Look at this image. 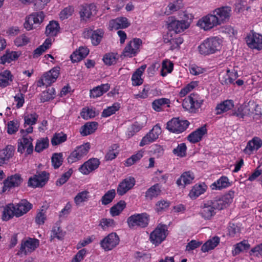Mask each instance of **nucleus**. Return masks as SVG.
Listing matches in <instances>:
<instances>
[{
    "mask_svg": "<svg viewBox=\"0 0 262 262\" xmlns=\"http://www.w3.org/2000/svg\"><path fill=\"white\" fill-rule=\"evenodd\" d=\"M260 111L258 104L254 101H249L240 105L236 111L232 113V115L244 118L245 116H251L252 115L259 116Z\"/></svg>",
    "mask_w": 262,
    "mask_h": 262,
    "instance_id": "nucleus-1",
    "label": "nucleus"
},
{
    "mask_svg": "<svg viewBox=\"0 0 262 262\" xmlns=\"http://www.w3.org/2000/svg\"><path fill=\"white\" fill-rule=\"evenodd\" d=\"M220 39L216 37L205 39L198 47L199 53L204 55L214 53L216 51L220 50Z\"/></svg>",
    "mask_w": 262,
    "mask_h": 262,
    "instance_id": "nucleus-2",
    "label": "nucleus"
},
{
    "mask_svg": "<svg viewBox=\"0 0 262 262\" xmlns=\"http://www.w3.org/2000/svg\"><path fill=\"white\" fill-rule=\"evenodd\" d=\"M204 100L198 94L191 93L183 101V107L190 113H195L201 107Z\"/></svg>",
    "mask_w": 262,
    "mask_h": 262,
    "instance_id": "nucleus-3",
    "label": "nucleus"
},
{
    "mask_svg": "<svg viewBox=\"0 0 262 262\" xmlns=\"http://www.w3.org/2000/svg\"><path fill=\"white\" fill-rule=\"evenodd\" d=\"M189 124L188 120L173 118L167 122L166 129L171 133L180 134L186 130Z\"/></svg>",
    "mask_w": 262,
    "mask_h": 262,
    "instance_id": "nucleus-4",
    "label": "nucleus"
},
{
    "mask_svg": "<svg viewBox=\"0 0 262 262\" xmlns=\"http://www.w3.org/2000/svg\"><path fill=\"white\" fill-rule=\"evenodd\" d=\"M148 222L149 216L145 213L132 215L127 219V221L130 228H134L135 227H146Z\"/></svg>",
    "mask_w": 262,
    "mask_h": 262,
    "instance_id": "nucleus-5",
    "label": "nucleus"
},
{
    "mask_svg": "<svg viewBox=\"0 0 262 262\" xmlns=\"http://www.w3.org/2000/svg\"><path fill=\"white\" fill-rule=\"evenodd\" d=\"M90 149V144L89 142L85 143L76 148L71 153L68 158V162L69 163H73L80 160L84 156H86Z\"/></svg>",
    "mask_w": 262,
    "mask_h": 262,
    "instance_id": "nucleus-6",
    "label": "nucleus"
},
{
    "mask_svg": "<svg viewBox=\"0 0 262 262\" xmlns=\"http://www.w3.org/2000/svg\"><path fill=\"white\" fill-rule=\"evenodd\" d=\"M234 191L230 190L221 198L210 201L211 204L215 209H224L232 203L234 196Z\"/></svg>",
    "mask_w": 262,
    "mask_h": 262,
    "instance_id": "nucleus-7",
    "label": "nucleus"
},
{
    "mask_svg": "<svg viewBox=\"0 0 262 262\" xmlns=\"http://www.w3.org/2000/svg\"><path fill=\"white\" fill-rule=\"evenodd\" d=\"M39 245L38 239L29 237L26 241L21 242L20 249L16 254L19 255L24 253L25 255H27L35 251Z\"/></svg>",
    "mask_w": 262,
    "mask_h": 262,
    "instance_id": "nucleus-8",
    "label": "nucleus"
},
{
    "mask_svg": "<svg viewBox=\"0 0 262 262\" xmlns=\"http://www.w3.org/2000/svg\"><path fill=\"white\" fill-rule=\"evenodd\" d=\"M167 227L165 225L158 226L150 234L151 242L156 245L161 243L166 237Z\"/></svg>",
    "mask_w": 262,
    "mask_h": 262,
    "instance_id": "nucleus-9",
    "label": "nucleus"
},
{
    "mask_svg": "<svg viewBox=\"0 0 262 262\" xmlns=\"http://www.w3.org/2000/svg\"><path fill=\"white\" fill-rule=\"evenodd\" d=\"M44 18L45 15L42 11L33 13L26 17L24 27L28 31L32 30L35 28L34 25L40 24Z\"/></svg>",
    "mask_w": 262,
    "mask_h": 262,
    "instance_id": "nucleus-10",
    "label": "nucleus"
},
{
    "mask_svg": "<svg viewBox=\"0 0 262 262\" xmlns=\"http://www.w3.org/2000/svg\"><path fill=\"white\" fill-rule=\"evenodd\" d=\"M104 31L101 29L93 30L91 28H86L84 30L83 35L85 38H91L93 46H98L102 40L104 35Z\"/></svg>",
    "mask_w": 262,
    "mask_h": 262,
    "instance_id": "nucleus-11",
    "label": "nucleus"
},
{
    "mask_svg": "<svg viewBox=\"0 0 262 262\" xmlns=\"http://www.w3.org/2000/svg\"><path fill=\"white\" fill-rule=\"evenodd\" d=\"M248 46L253 49H262V35L251 31L245 37Z\"/></svg>",
    "mask_w": 262,
    "mask_h": 262,
    "instance_id": "nucleus-12",
    "label": "nucleus"
},
{
    "mask_svg": "<svg viewBox=\"0 0 262 262\" xmlns=\"http://www.w3.org/2000/svg\"><path fill=\"white\" fill-rule=\"evenodd\" d=\"M49 173L45 171H41L33 177H31L28 180V186L33 188L42 187L49 180Z\"/></svg>",
    "mask_w": 262,
    "mask_h": 262,
    "instance_id": "nucleus-13",
    "label": "nucleus"
},
{
    "mask_svg": "<svg viewBox=\"0 0 262 262\" xmlns=\"http://www.w3.org/2000/svg\"><path fill=\"white\" fill-rule=\"evenodd\" d=\"M119 243V236L116 233H111L101 241L100 245L105 251H109L118 245Z\"/></svg>",
    "mask_w": 262,
    "mask_h": 262,
    "instance_id": "nucleus-14",
    "label": "nucleus"
},
{
    "mask_svg": "<svg viewBox=\"0 0 262 262\" xmlns=\"http://www.w3.org/2000/svg\"><path fill=\"white\" fill-rule=\"evenodd\" d=\"M142 40L140 38H134L133 41H130L126 47L124 48L122 55L132 57L136 55L139 47L142 45Z\"/></svg>",
    "mask_w": 262,
    "mask_h": 262,
    "instance_id": "nucleus-15",
    "label": "nucleus"
},
{
    "mask_svg": "<svg viewBox=\"0 0 262 262\" xmlns=\"http://www.w3.org/2000/svg\"><path fill=\"white\" fill-rule=\"evenodd\" d=\"M219 25H220L219 22L216 15L213 14V12L212 14L207 15L198 22V25L205 30H209Z\"/></svg>",
    "mask_w": 262,
    "mask_h": 262,
    "instance_id": "nucleus-16",
    "label": "nucleus"
},
{
    "mask_svg": "<svg viewBox=\"0 0 262 262\" xmlns=\"http://www.w3.org/2000/svg\"><path fill=\"white\" fill-rule=\"evenodd\" d=\"M161 133V129L159 124H156L152 129L145 136L140 143V146H143L157 139Z\"/></svg>",
    "mask_w": 262,
    "mask_h": 262,
    "instance_id": "nucleus-17",
    "label": "nucleus"
},
{
    "mask_svg": "<svg viewBox=\"0 0 262 262\" xmlns=\"http://www.w3.org/2000/svg\"><path fill=\"white\" fill-rule=\"evenodd\" d=\"M238 77L237 71L233 70L231 72L230 69H228L226 73H221L219 75V81L223 85H228L230 84H234V81Z\"/></svg>",
    "mask_w": 262,
    "mask_h": 262,
    "instance_id": "nucleus-18",
    "label": "nucleus"
},
{
    "mask_svg": "<svg viewBox=\"0 0 262 262\" xmlns=\"http://www.w3.org/2000/svg\"><path fill=\"white\" fill-rule=\"evenodd\" d=\"M136 181L134 177H129L124 179L119 184L117 191L119 195H123L131 189L135 185Z\"/></svg>",
    "mask_w": 262,
    "mask_h": 262,
    "instance_id": "nucleus-19",
    "label": "nucleus"
},
{
    "mask_svg": "<svg viewBox=\"0 0 262 262\" xmlns=\"http://www.w3.org/2000/svg\"><path fill=\"white\" fill-rule=\"evenodd\" d=\"M23 181V179L19 174L16 173L8 177L4 181L3 191H5L7 189L18 187L21 185Z\"/></svg>",
    "mask_w": 262,
    "mask_h": 262,
    "instance_id": "nucleus-20",
    "label": "nucleus"
},
{
    "mask_svg": "<svg viewBox=\"0 0 262 262\" xmlns=\"http://www.w3.org/2000/svg\"><path fill=\"white\" fill-rule=\"evenodd\" d=\"M100 164L99 160L92 158L84 162L79 168V170L84 174H88L90 172L97 169Z\"/></svg>",
    "mask_w": 262,
    "mask_h": 262,
    "instance_id": "nucleus-21",
    "label": "nucleus"
},
{
    "mask_svg": "<svg viewBox=\"0 0 262 262\" xmlns=\"http://www.w3.org/2000/svg\"><path fill=\"white\" fill-rule=\"evenodd\" d=\"M219 22L220 25L229 19L231 8L228 6L222 7L214 10L213 11Z\"/></svg>",
    "mask_w": 262,
    "mask_h": 262,
    "instance_id": "nucleus-22",
    "label": "nucleus"
},
{
    "mask_svg": "<svg viewBox=\"0 0 262 262\" xmlns=\"http://www.w3.org/2000/svg\"><path fill=\"white\" fill-rule=\"evenodd\" d=\"M190 21L185 20H173L169 23L168 28L169 30H173L176 33H178L187 29L190 25Z\"/></svg>",
    "mask_w": 262,
    "mask_h": 262,
    "instance_id": "nucleus-23",
    "label": "nucleus"
},
{
    "mask_svg": "<svg viewBox=\"0 0 262 262\" xmlns=\"http://www.w3.org/2000/svg\"><path fill=\"white\" fill-rule=\"evenodd\" d=\"M15 209V216L18 217L28 212L32 207V205L27 200H21L18 203L14 205Z\"/></svg>",
    "mask_w": 262,
    "mask_h": 262,
    "instance_id": "nucleus-24",
    "label": "nucleus"
},
{
    "mask_svg": "<svg viewBox=\"0 0 262 262\" xmlns=\"http://www.w3.org/2000/svg\"><path fill=\"white\" fill-rule=\"evenodd\" d=\"M96 6L93 4L81 6L79 11L81 20L87 21L93 15V12L96 11Z\"/></svg>",
    "mask_w": 262,
    "mask_h": 262,
    "instance_id": "nucleus-25",
    "label": "nucleus"
},
{
    "mask_svg": "<svg viewBox=\"0 0 262 262\" xmlns=\"http://www.w3.org/2000/svg\"><path fill=\"white\" fill-rule=\"evenodd\" d=\"M207 133L206 125H204L190 134L187 137V140L192 143L200 141L203 136Z\"/></svg>",
    "mask_w": 262,
    "mask_h": 262,
    "instance_id": "nucleus-26",
    "label": "nucleus"
},
{
    "mask_svg": "<svg viewBox=\"0 0 262 262\" xmlns=\"http://www.w3.org/2000/svg\"><path fill=\"white\" fill-rule=\"evenodd\" d=\"M130 25L128 19L125 17H117L116 19H112L109 22V28L110 30H118L119 29H124Z\"/></svg>",
    "mask_w": 262,
    "mask_h": 262,
    "instance_id": "nucleus-27",
    "label": "nucleus"
},
{
    "mask_svg": "<svg viewBox=\"0 0 262 262\" xmlns=\"http://www.w3.org/2000/svg\"><path fill=\"white\" fill-rule=\"evenodd\" d=\"M59 74V68L55 67L43 75L46 86L50 85L57 79Z\"/></svg>",
    "mask_w": 262,
    "mask_h": 262,
    "instance_id": "nucleus-28",
    "label": "nucleus"
},
{
    "mask_svg": "<svg viewBox=\"0 0 262 262\" xmlns=\"http://www.w3.org/2000/svg\"><path fill=\"white\" fill-rule=\"evenodd\" d=\"M14 151L15 147L11 145H7L5 149L0 151V165L12 158L14 155Z\"/></svg>",
    "mask_w": 262,
    "mask_h": 262,
    "instance_id": "nucleus-29",
    "label": "nucleus"
},
{
    "mask_svg": "<svg viewBox=\"0 0 262 262\" xmlns=\"http://www.w3.org/2000/svg\"><path fill=\"white\" fill-rule=\"evenodd\" d=\"M215 209L214 207H213V205L211 204V202L208 201L207 203L204 204L200 213L205 219L209 220L215 214Z\"/></svg>",
    "mask_w": 262,
    "mask_h": 262,
    "instance_id": "nucleus-30",
    "label": "nucleus"
},
{
    "mask_svg": "<svg viewBox=\"0 0 262 262\" xmlns=\"http://www.w3.org/2000/svg\"><path fill=\"white\" fill-rule=\"evenodd\" d=\"M98 124L97 122H89L82 126L80 128V134L82 136L92 134L97 129Z\"/></svg>",
    "mask_w": 262,
    "mask_h": 262,
    "instance_id": "nucleus-31",
    "label": "nucleus"
},
{
    "mask_svg": "<svg viewBox=\"0 0 262 262\" xmlns=\"http://www.w3.org/2000/svg\"><path fill=\"white\" fill-rule=\"evenodd\" d=\"M234 107V103L232 100H226L217 104L215 107L216 114L220 115L231 110Z\"/></svg>",
    "mask_w": 262,
    "mask_h": 262,
    "instance_id": "nucleus-32",
    "label": "nucleus"
},
{
    "mask_svg": "<svg viewBox=\"0 0 262 262\" xmlns=\"http://www.w3.org/2000/svg\"><path fill=\"white\" fill-rule=\"evenodd\" d=\"M194 179V176L190 171L184 172L180 178L177 181V184L179 186H182L184 187L186 185L190 184Z\"/></svg>",
    "mask_w": 262,
    "mask_h": 262,
    "instance_id": "nucleus-33",
    "label": "nucleus"
},
{
    "mask_svg": "<svg viewBox=\"0 0 262 262\" xmlns=\"http://www.w3.org/2000/svg\"><path fill=\"white\" fill-rule=\"evenodd\" d=\"M110 88V86L108 83L102 84L100 85L95 87L90 91V97L93 98L100 97L108 91Z\"/></svg>",
    "mask_w": 262,
    "mask_h": 262,
    "instance_id": "nucleus-34",
    "label": "nucleus"
},
{
    "mask_svg": "<svg viewBox=\"0 0 262 262\" xmlns=\"http://www.w3.org/2000/svg\"><path fill=\"white\" fill-rule=\"evenodd\" d=\"M161 187L159 184H156L150 187L145 192V198L147 200H151L157 198L161 193Z\"/></svg>",
    "mask_w": 262,
    "mask_h": 262,
    "instance_id": "nucleus-35",
    "label": "nucleus"
},
{
    "mask_svg": "<svg viewBox=\"0 0 262 262\" xmlns=\"http://www.w3.org/2000/svg\"><path fill=\"white\" fill-rule=\"evenodd\" d=\"M60 27L57 21L52 20L47 26L45 33L47 36H56L59 31Z\"/></svg>",
    "mask_w": 262,
    "mask_h": 262,
    "instance_id": "nucleus-36",
    "label": "nucleus"
},
{
    "mask_svg": "<svg viewBox=\"0 0 262 262\" xmlns=\"http://www.w3.org/2000/svg\"><path fill=\"white\" fill-rule=\"evenodd\" d=\"M230 185V183L227 177L222 176L216 182H214L211 186L212 189L221 190L226 188Z\"/></svg>",
    "mask_w": 262,
    "mask_h": 262,
    "instance_id": "nucleus-37",
    "label": "nucleus"
},
{
    "mask_svg": "<svg viewBox=\"0 0 262 262\" xmlns=\"http://www.w3.org/2000/svg\"><path fill=\"white\" fill-rule=\"evenodd\" d=\"M220 238L214 236L212 239H209L201 247V250L203 252H208L209 250L214 249L220 243Z\"/></svg>",
    "mask_w": 262,
    "mask_h": 262,
    "instance_id": "nucleus-38",
    "label": "nucleus"
},
{
    "mask_svg": "<svg viewBox=\"0 0 262 262\" xmlns=\"http://www.w3.org/2000/svg\"><path fill=\"white\" fill-rule=\"evenodd\" d=\"M51 45V39L47 38L42 45L39 46L34 51L33 57L35 58L40 56L44 52L50 48Z\"/></svg>",
    "mask_w": 262,
    "mask_h": 262,
    "instance_id": "nucleus-39",
    "label": "nucleus"
},
{
    "mask_svg": "<svg viewBox=\"0 0 262 262\" xmlns=\"http://www.w3.org/2000/svg\"><path fill=\"white\" fill-rule=\"evenodd\" d=\"M15 209L14 205L10 204L7 205L3 211L2 219L4 221H8L15 216Z\"/></svg>",
    "mask_w": 262,
    "mask_h": 262,
    "instance_id": "nucleus-40",
    "label": "nucleus"
},
{
    "mask_svg": "<svg viewBox=\"0 0 262 262\" xmlns=\"http://www.w3.org/2000/svg\"><path fill=\"white\" fill-rule=\"evenodd\" d=\"M18 56L19 55L16 52L7 51L6 53L1 57V63L2 64H5L6 62L10 63L12 61L17 59Z\"/></svg>",
    "mask_w": 262,
    "mask_h": 262,
    "instance_id": "nucleus-41",
    "label": "nucleus"
},
{
    "mask_svg": "<svg viewBox=\"0 0 262 262\" xmlns=\"http://www.w3.org/2000/svg\"><path fill=\"white\" fill-rule=\"evenodd\" d=\"M12 75L10 71L5 70L0 74V86L6 87L9 85V81H12Z\"/></svg>",
    "mask_w": 262,
    "mask_h": 262,
    "instance_id": "nucleus-42",
    "label": "nucleus"
},
{
    "mask_svg": "<svg viewBox=\"0 0 262 262\" xmlns=\"http://www.w3.org/2000/svg\"><path fill=\"white\" fill-rule=\"evenodd\" d=\"M126 206L124 201L121 200L110 209V213L113 216L118 215Z\"/></svg>",
    "mask_w": 262,
    "mask_h": 262,
    "instance_id": "nucleus-43",
    "label": "nucleus"
},
{
    "mask_svg": "<svg viewBox=\"0 0 262 262\" xmlns=\"http://www.w3.org/2000/svg\"><path fill=\"white\" fill-rule=\"evenodd\" d=\"M67 139V136L62 132L55 133L52 139L51 144L53 146H56L64 142Z\"/></svg>",
    "mask_w": 262,
    "mask_h": 262,
    "instance_id": "nucleus-44",
    "label": "nucleus"
},
{
    "mask_svg": "<svg viewBox=\"0 0 262 262\" xmlns=\"http://www.w3.org/2000/svg\"><path fill=\"white\" fill-rule=\"evenodd\" d=\"M250 244L248 242L244 240L235 245L234 250L232 251L233 255L238 254L240 252L248 250L250 248Z\"/></svg>",
    "mask_w": 262,
    "mask_h": 262,
    "instance_id": "nucleus-45",
    "label": "nucleus"
},
{
    "mask_svg": "<svg viewBox=\"0 0 262 262\" xmlns=\"http://www.w3.org/2000/svg\"><path fill=\"white\" fill-rule=\"evenodd\" d=\"M262 146V140L258 137H254L250 141L246 146V149L250 151L254 149H258Z\"/></svg>",
    "mask_w": 262,
    "mask_h": 262,
    "instance_id": "nucleus-46",
    "label": "nucleus"
},
{
    "mask_svg": "<svg viewBox=\"0 0 262 262\" xmlns=\"http://www.w3.org/2000/svg\"><path fill=\"white\" fill-rule=\"evenodd\" d=\"M49 146V140L48 138H42L37 140L35 146V151L37 152H40Z\"/></svg>",
    "mask_w": 262,
    "mask_h": 262,
    "instance_id": "nucleus-47",
    "label": "nucleus"
},
{
    "mask_svg": "<svg viewBox=\"0 0 262 262\" xmlns=\"http://www.w3.org/2000/svg\"><path fill=\"white\" fill-rule=\"evenodd\" d=\"M169 103H170L169 99L163 98L154 100L152 103V106L154 110L160 112L161 111L162 106Z\"/></svg>",
    "mask_w": 262,
    "mask_h": 262,
    "instance_id": "nucleus-48",
    "label": "nucleus"
},
{
    "mask_svg": "<svg viewBox=\"0 0 262 262\" xmlns=\"http://www.w3.org/2000/svg\"><path fill=\"white\" fill-rule=\"evenodd\" d=\"M120 106L118 103H115L112 106L108 107L107 108L104 109L102 113V117H108L112 115L115 114L116 112L119 110Z\"/></svg>",
    "mask_w": 262,
    "mask_h": 262,
    "instance_id": "nucleus-49",
    "label": "nucleus"
},
{
    "mask_svg": "<svg viewBox=\"0 0 262 262\" xmlns=\"http://www.w3.org/2000/svg\"><path fill=\"white\" fill-rule=\"evenodd\" d=\"M51 162L52 166L55 169L58 168L63 162L62 154L61 152L54 153L52 155Z\"/></svg>",
    "mask_w": 262,
    "mask_h": 262,
    "instance_id": "nucleus-50",
    "label": "nucleus"
},
{
    "mask_svg": "<svg viewBox=\"0 0 262 262\" xmlns=\"http://www.w3.org/2000/svg\"><path fill=\"white\" fill-rule=\"evenodd\" d=\"M116 195L115 189H111L106 192L101 198L102 204L106 205L112 202Z\"/></svg>",
    "mask_w": 262,
    "mask_h": 262,
    "instance_id": "nucleus-51",
    "label": "nucleus"
},
{
    "mask_svg": "<svg viewBox=\"0 0 262 262\" xmlns=\"http://www.w3.org/2000/svg\"><path fill=\"white\" fill-rule=\"evenodd\" d=\"M205 191V188L201 184L194 185L189 193L191 198H196Z\"/></svg>",
    "mask_w": 262,
    "mask_h": 262,
    "instance_id": "nucleus-52",
    "label": "nucleus"
},
{
    "mask_svg": "<svg viewBox=\"0 0 262 262\" xmlns=\"http://www.w3.org/2000/svg\"><path fill=\"white\" fill-rule=\"evenodd\" d=\"M173 64L170 61L164 60L162 62L161 75L165 76L167 73H170L173 70Z\"/></svg>",
    "mask_w": 262,
    "mask_h": 262,
    "instance_id": "nucleus-53",
    "label": "nucleus"
},
{
    "mask_svg": "<svg viewBox=\"0 0 262 262\" xmlns=\"http://www.w3.org/2000/svg\"><path fill=\"white\" fill-rule=\"evenodd\" d=\"M38 117V115L36 113L28 114L24 117V127H26L27 125H33L36 123Z\"/></svg>",
    "mask_w": 262,
    "mask_h": 262,
    "instance_id": "nucleus-54",
    "label": "nucleus"
},
{
    "mask_svg": "<svg viewBox=\"0 0 262 262\" xmlns=\"http://www.w3.org/2000/svg\"><path fill=\"white\" fill-rule=\"evenodd\" d=\"M187 147L185 143L179 144L177 148H174L172 153L180 157H184L186 155Z\"/></svg>",
    "mask_w": 262,
    "mask_h": 262,
    "instance_id": "nucleus-55",
    "label": "nucleus"
},
{
    "mask_svg": "<svg viewBox=\"0 0 262 262\" xmlns=\"http://www.w3.org/2000/svg\"><path fill=\"white\" fill-rule=\"evenodd\" d=\"M143 157V152L142 151H138L136 154L133 155L130 158H128L125 163L126 166H130Z\"/></svg>",
    "mask_w": 262,
    "mask_h": 262,
    "instance_id": "nucleus-56",
    "label": "nucleus"
},
{
    "mask_svg": "<svg viewBox=\"0 0 262 262\" xmlns=\"http://www.w3.org/2000/svg\"><path fill=\"white\" fill-rule=\"evenodd\" d=\"M73 172V169L70 168L67 172L62 174L61 177L56 181V185L60 186L67 182L71 176Z\"/></svg>",
    "mask_w": 262,
    "mask_h": 262,
    "instance_id": "nucleus-57",
    "label": "nucleus"
},
{
    "mask_svg": "<svg viewBox=\"0 0 262 262\" xmlns=\"http://www.w3.org/2000/svg\"><path fill=\"white\" fill-rule=\"evenodd\" d=\"M89 192L87 191H83L79 192L74 198V202L76 205H79L82 202H85L89 198Z\"/></svg>",
    "mask_w": 262,
    "mask_h": 262,
    "instance_id": "nucleus-58",
    "label": "nucleus"
},
{
    "mask_svg": "<svg viewBox=\"0 0 262 262\" xmlns=\"http://www.w3.org/2000/svg\"><path fill=\"white\" fill-rule=\"evenodd\" d=\"M19 124L17 121H10L7 124V133L12 135L15 134L18 129Z\"/></svg>",
    "mask_w": 262,
    "mask_h": 262,
    "instance_id": "nucleus-59",
    "label": "nucleus"
},
{
    "mask_svg": "<svg viewBox=\"0 0 262 262\" xmlns=\"http://www.w3.org/2000/svg\"><path fill=\"white\" fill-rule=\"evenodd\" d=\"M170 205V202L164 200H160L156 204V210L159 212L165 211Z\"/></svg>",
    "mask_w": 262,
    "mask_h": 262,
    "instance_id": "nucleus-60",
    "label": "nucleus"
},
{
    "mask_svg": "<svg viewBox=\"0 0 262 262\" xmlns=\"http://www.w3.org/2000/svg\"><path fill=\"white\" fill-rule=\"evenodd\" d=\"M103 60L108 66H111L116 63L117 58L113 53H108L105 55Z\"/></svg>",
    "mask_w": 262,
    "mask_h": 262,
    "instance_id": "nucleus-61",
    "label": "nucleus"
},
{
    "mask_svg": "<svg viewBox=\"0 0 262 262\" xmlns=\"http://www.w3.org/2000/svg\"><path fill=\"white\" fill-rule=\"evenodd\" d=\"M96 112L93 109H85L83 108L82 111L81 112V117L85 120H88L90 118H94L96 116Z\"/></svg>",
    "mask_w": 262,
    "mask_h": 262,
    "instance_id": "nucleus-62",
    "label": "nucleus"
},
{
    "mask_svg": "<svg viewBox=\"0 0 262 262\" xmlns=\"http://www.w3.org/2000/svg\"><path fill=\"white\" fill-rule=\"evenodd\" d=\"M45 212H46L43 209H42L37 212L35 217V223L37 224L40 225H43L45 223V220H46V215Z\"/></svg>",
    "mask_w": 262,
    "mask_h": 262,
    "instance_id": "nucleus-63",
    "label": "nucleus"
},
{
    "mask_svg": "<svg viewBox=\"0 0 262 262\" xmlns=\"http://www.w3.org/2000/svg\"><path fill=\"white\" fill-rule=\"evenodd\" d=\"M14 42L16 46L20 47L27 45L29 42V39L25 35H21L17 37Z\"/></svg>",
    "mask_w": 262,
    "mask_h": 262,
    "instance_id": "nucleus-64",
    "label": "nucleus"
}]
</instances>
